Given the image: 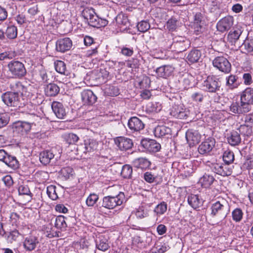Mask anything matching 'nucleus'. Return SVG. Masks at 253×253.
I'll return each instance as SVG.
<instances>
[{"mask_svg": "<svg viewBox=\"0 0 253 253\" xmlns=\"http://www.w3.org/2000/svg\"><path fill=\"white\" fill-rule=\"evenodd\" d=\"M124 192H120L117 195L107 196L103 198L102 206L109 210L114 209L117 206L122 205L126 202Z\"/></svg>", "mask_w": 253, "mask_h": 253, "instance_id": "nucleus-1", "label": "nucleus"}, {"mask_svg": "<svg viewBox=\"0 0 253 253\" xmlns=\"http://www.w3.org/2000/svg\"><path fill=\"white\" fill-rule=\"evenodd\" d=\"M211 210V214L212 217L218 216L225 218L229 212V208L227 201L222 199L213 203Z\"/></svg>", "mask_w": 253, "mask_h": 253, "instance_id": "nucleus-2", "label": "nucleus"}, {"mask_svg": "<svg viewBox=\"0 0 253 253\" xmlns=\"http://www.w3.org/2000/svg\"><path fill=\"white\" fill-rule=\"evenodd\" d=\"M221 85L219 79L214 75L208 76L202 84L204 90L212 93H216L219 91Z\"/></svg>", "mask_w": 253, "mask_h": 253, "instance_id": "nucleus-3", "label": "nucleus"}, {"mask_svg": "<svg viewBox=\"0 0 253 253\" xmlns=\"http://www.w3.org/2000/svg\"><path fill=\"white\" fill-rule=\"evenodd\" d=\"M190 42L185 37L175 36L173 38V42L166 46L176 52H181L186 50L190 46Z\"/></svg>", "mask_w": 253, "mask_h": 253, "instance_id": "nucleus-4", "label": "nucleus"}, {"mask_svg": "<svg viewBox=\"0 0 253 253\" xmlns=\"http://www.w3.org/2000/svg\"><path fill=\"white\" fill-rule=\"evenodd\" d=\"M9 71L15 78H20L26 73L24 65L19 61L12 60L7 65Z\"/></svg>", "mask_w": 253, "mask_h": 253, "instance_id": "nucleus-5", "label": "nucleus"}, {"mask_svg": "<svg viewBox=\"0 0 253 253\" xmlns=\"http://www.w3.org/2000/svg\"><path fill=\"white\" fill-rule=\"evenodd\" d=\"M214 67L225 74H228L231 70V65L228 59L224 56H217L212 61Z\"/></svg>", "mask_w": 253, "mask_h": 253, "instance_id": "nucleus-6", "label": "nucleus"}, {"mask_svg": "<svg viewBox=\"0 0 253 253\" xmlns=\"http://www.w3.org/2000/svg\"><path fill=\"white\" fill-rule=\"evenodd\" d=\"M0 161L4 162L8 167L15 170L19 167L16 158L8 154L3 149H0Z\"/></svg>", "mask_w": 253, "mask_h": 253, "instance_id": "nucleus-7", "label": "nucleus"}, {"mask_svg": "<svg viewBox=\"0 0 253 253\" xmlns=\"http://www.w3.org/2000/svg\"><path fill=\"white\" fill-rule=\"evenodd\" d=\"M3 102L8 106L20 107L19 95L12 92H6L1 96Z\"/></svg>", "mask_w": 253, "mask_h": 253, "instance_id": "nucleus-8", "label": "nucleus"}, {"mask_svg": "<svg viewBox=\"0 0 253 253\" xmlns=\"http://www.w3.org/2000/svg\"><path fill=\"white\" fill-rule=\"evenodd\" d=\"M215 144V139L212 137L206 139L198 147V151L202 155H208L212 151Z\"/></svg>", "mask_w": 253, "mask_h": 253, "instance_id": "nucleus-9", "label": "nucleus"}, {"mask_svg": "<svg viewBox=\"0 0 253 253\" xmlns=\"http://www.w3.org/2000/svg\"><path fill=\"white\" fill-rule=\"evenodd\" d=\"M114 142L121 151L129 150L133 145V141L131 139L124 136H119L115 138Z\"/></svg>", "mask_w": 253, "mask_h": 253, "instance_id": "nucleus-10", "label": "nucleus"}, {"mask_svg": "<svg viewBox=\"0 0 253 253\" xmlns=\"http://www.w3.org/2000/svg\"><path fill=\"white\" fill-rule=\"evenodd\" d=\"M234 23V18L231 16H227L220 19L216 24L217 31L223 33L228 31Z\"/></svg>", "mask_w": 253, "mask_h": 253, "instance_id": "nucleus-11", "label": "nucleus"}, {"mask_svg": "<svg viewBox=\"0 0 253 253\" xmlns=\"http://www.w3.org/2000/svg\"><path fill=\"white\" fill-rule=\"evenodd\" d=\"M141 146L149 152H157L161 149V145L156 140L144 138L141 141Z\"/></svg>", "mask_w": 253, "mask_h": 253, "instance_id": "nucleus-12", "label": "nucleus"}, {"mask_svg": "<svg viewBox=\"0 0 253 253\" xmlns=\"http://www.w3.org/2000/svg\"><path fill=\"white\" fill-rule=\"evenodd\" d=\"M39 244L38 238L31 235L25 238L23 241V247L26 251L31 252L36 248Z\"/></svg>", "mask_w": 253, "mask_h": 253, "instance_id": "nucleus-13", "label": "nucleus"}, {"mask_svg": "<svg viewBox=\"0 0 253 253\" xmlns=\"http://www.w3.org/2000/svg\"><path fill=\"white\" fill-rule=\"evenodd\" d=\"M188 111H186L183 104L174 105L171 110L170 114L176 118L184 119L188 116Z\"/></svg>", "mask_w": 253, "mask_h": 253, "instance_id": "nucleus-14", "label": "nucleus"}, {"mask_svg": "<svg viewBox=\"0 0 253 253\" xmlns=\"http://www.w3.org/2000/svg\"><path fill=\"white\" fill-rule=\"evenodd\" d=\"M240 100L242 103L246 107L250 108V104L253 102V88L247 87L241 95Z\"/></svg>", "mask_w": 253, "mask_h": 253, "instance_id": "nucleus-15", "label": "nucleus"}, {"mask_svg": "<svg viewBox=\"0 0 253 253\" xmlns=\"http://www.w3.org/2000/svg\"><path fill=\"white\" fill-rule=\"evenodd\" d=\"M72 46V42L69 38L58 40L56 42V49L58 51L65 52L69 50Z\"/></svg>", "mask_w": 253, "mask_h": 253, "instance_id": "nucleus-16", "label": "nucleus"}, {"mask_svg": "<svg viewBox=\"0 0 253 253\" xmlns=\"http://www.w3.org/2000/svg\"><path fill=\"white\" fill-rule=\"evenodd\" d=\"M51 108L57 118L60 119H64L67 112L62 103L58 101H53L51 104Z\"/></svg>", "mask_w": 253, "mask_h": 253, "instance_id": "nucleus-17", "label": "nucleus"}, {"mask_svg": "<svg viewBox=\"0 0 253 253\" xmlns=\"http://www.w3.org/2000/svg\"><path fill=\"white\" fill-rule=\"evenodd\" d=\"M245 124L241 125L239 130L246 135L252 132V125L253 124V114L247 115L244 117Z\"/></svg>", "mask_w": 253, "mask_h": 253, "instance_id": "nucleus-18", "label": "nucleus"}, {"mask_svg": "<svg viewBox=\"0 0 253 253\" xmlns=\"http://www.w3.org/2000/svg\"><path fill=\"white\" fill-rule=\"evenodd\" d=\"M205 25V21L203 20V16L201 13L197 12L194 15V21L192 23V27L196 32L197 34L202 32L204 29Z\"/></svg>", "mask_w": 253, "mask_h": 253, "instance_id": "nucleus-19", "label": "nucleus"}, {"mask_svg": "<svg viewBox=\"0 0 253 253\" xmlns=\"http://www.w3.org/2000/svg\"><path fill=\"white\" fill-rule=\"evenodd\" d=\"M186 138L189 144L193 146L199 143L201 135L197 130L189 129L186 133Z\"/></svg>", "mask_w": 253, "mask_h": 253, "instance_id": "nucleus-20", "label": "nucleus"}, {"mask_svg": "<svg viewBox=\"0 0 253 253\" xmlns=\"http://www.w3.org/2000/svg\"><path fill=\"white\" fill-rule=\"evenodd\" d=\"M81 96L82 101L85 105H92L97 100L96 96L89 89L83 90L81 93Z\"/></svg>", "mask_w": 253, "mask_h": 253, "instance_id": "nucleus-21", "label": "nucleus"}, {"mask_svg": "<svg viewBox=\"0 0 253 253\" xmlns=\"http://www.w3.org/2000/svg\"><path fill=\"white\" fill-rule=\"evenodd\" d=\"M129 128L132 131H139L144 127V124L136 117H131L127 124Z\"/></svg>", "mask_w": 253, "mask_h": 253, "instance_id": "nucleus-22", "label": "nucleus"}, {"mask_svg": "<svg viewBox=\"0 0 253 253\" xmlns=\"http://www.w3.org/2000/svg\"><path fill=\"white\" fill-rule=\"evenodd\" d=\"M241 102H233L230 106V111L234 114H243L250 111V108H247Z\"/></svg>", "mask_w": 253, "mask_h": 253, "instance_id": "nucleus-23", "label": "nucleus"}, {"mask_svg": "<svg viewBox=\"0 0 253 253\" xmlns=\"http://www.w3.org/2000/svg\"><path fill=\"white\" fill-rule=\"evenodd\" d=\"M243 32L241 27H237L231 31L227 35V41L231 44H235Z\"/></svg>", "mask_w": 253, "mask_h": 253, "instance_id": "nucleus-24", "label": "nucleus"}, {"mask_svg": "<svg viewBox=\"0 0 253 253\" xmlns=\"http://www.w3.org/2000/svg\"><path fill=\"white\" fill-rule=\"evenodd\" d=\"M85 152H92L97 149L98 142L92 138H87L84 140Z\"/></svg>", "mask_w": 253, "mask_h": 253, "instance_id": "nucleus-25", "label": "nucleus"}, {"mask_svg": "<svg viewBox=\"0 0 253 253\" xmlns=\"http://www.w3.org/2000/svg\"><path fill=\"white\" fill-rule=\"evenodd\" d=\"M173 71V68L170 65H164L156 69V73L158 76L166 78L170 76Z\"/></svg>", "mask_w": 253, "mask_h": 253, "instance_id": "nucleus-26", "label": "nucleus"}, {"mask_svg": "<svg viewBox=\"0 0 253 253\" xmlns=\"http://www.w3.org/2000/svg\"><path fill=\"white\" fill-rule=\"evenodd\" d=\"M96 247L97 249L103 252L108 250L110 246L108 240L103 235H99L95 240Z\"/></svg>", "mask_w": 253, "mask_h": 253, "instance_id": "nucleus-27", "label": "nucleus"}, {"mask_svg": "<svg viewBox=\"0 0 253 253\" xmlns=\"http://www.w3.org/2000/svg\"><path fill=\"white\" fill-rule=\"evenodd\" d=\"M116 21L118 27L121 31L126 30L129 26L128 18L125 14H119L116 18Z\"/></svg>", "mask_w": 253, "mask_h": 253, "instance_id": "nucleus-28", "label": "nucleus"}, {"mask_svg": "<svg viewBox=\"0 0 253 253\" xmlns=\"http://www.w3.org/2000/svg\"><path fill=\"white\" fill-rule=\"evenodd\" d=\"M54 157L53 153L49 150L43 151L40 154V161L43 165L48 164Z\"/></svg>", "mask_w": 253, "mask_h": 253, "instance_id": "nucleus-29", "label": "nucleus"}, {"mask_svg": "<svg viewBox=\"0 0 253 253\" xmlns=\"http://www.w3.org/2000/svg\"><path fill=\"white\" fill-rule=\"evenodd\" d=\"M171 129L165 126H157L154 130V134L156 137H161L171 133Z\"/></svg>", "mask_w": 253, "mask_h": 253, "instance_id": "nucleus-30", "label": "nucleus"}, {"mask_svg": "<svg viewBox=\"0 0 253 253\" xmlns=\"http://www.w3.org/2000/svg\"><path fill=\"white\" fill-rule=\"evenodd\" d=\"M45 94L48 96H55L60 91L59 87L55 84H49L44 89Z\"/></svg>", "mask_w": 253, "mask_h": 253, "instance_id": "nucleus-31", "label": "nucleus"}, {"mask_svg": "<svg viewBox=\"0 0 253 253\" xmlns=\"http://www.w3.org/2000/svg\"><path fill=\"white\" fill-rule=\"evenodd\" d=\"M228 142L232 146L238 145L241 141L240 134L235 131L231 132L227 138Z\"/></svg>", "mask_w": 253, "mask_h": 253, "instance_id": "nucleus-32", "label": "nucleus"}, {"mask_svg": "<svg viewBox=\"0 0 253 253\" xmlns=\"http://www.w3.org/2000/svg\"><path fill=\"white\" fill-rule=\"evenodd\" d=\"M188 203L193 209L199 208L202 205L201 200L197 195L191 194L188 197Z\"/></svg>", "mask_w": 253, "mask_h": 253, "instance_id": "nucleus-33", "label": "nucleus"}, {"mask_svg": "<svg viewBox=\"0 0 253 253\" xmlns=\"http://www.w3.org/2000/svg\"><path fill=\"white\" fill-rule=\"evenodd\" d=\"M17 189L19 195H26L29 196L30 198H32L33 194L30 190L29 186L26 183L24 182L19 183L17 187Z\"/></svg>", "mask_w": 253, "mask_h": 253, "instance_id": "nucleus-34", "label": "nucleus"}, {"mask_svg": "<svg viewBox=\"0 0 253 253\" xmlns=\"http://www.w3.org/2000/svg\"><path fill=\"white\" fill-rule=\"evenodd\" d=\"M213 177L209 174H205L199 179V182L204 188L209 187L214 181Z\"/></svg>", "mask_w": 253, "mask_h": 253, "instance_id": "nucleus-35", "label": "nucleus"}, {"mask_svg": "<svg viewBox=\"0 0 253 253\" xmlns=\"http://www.w3.org/2000/svg\"><path fill=\"white\" fill-rule=\"evenodd\" d=\"M237 79L238 77L233 75H230L227 77L226 78V86L230 89L236 88L239 85Z\"/></svg>", "mask_w": 253, "mask_h": 253, "instance_id": "nucleus-36", "label": "nucleus"}, {"mask_svg": "<svg viewBox=\"0 0 253 253\" xmlns=\"http://www.w3.org/2000/svg\"><path fill=\"white\" fill-rule=\"evenodd\" d=\"M201 56V53L199 50H192L188 54L187 59L191 63H194L198 62Z\"/></svg>", "mask_w": 253, "mask_h": 253, "instance_id": "nucleus-37", "label": "nucleus"}, {"mask_svg": "<svg viewBox=\"0 0 253 253\" xmlns=\"http://www.w3.org/2000/svg\"><path fill=\"white\" fill-rule=\"evenodd\" d=\"M34 122H20L17 124L16 128L20 131L22 134L27 133L29 131L31 128V124H34Z\"/></svg>", "mask_w": 253, "mask_h": 253, "instance_id": "nucleus-38", "label": "nucleus"}, {"mask_svg": "<svg viewBox=\"0 0 253 253\" xmlns=\"http://www.w3.org/2000/svg\"><path fill=\"white\" fill-rule=\"evenodd\" d=\"M54 226L57 229L61 230H65L67 225L65 221V218L63 215H59L54 219Z\"/></svg>", "mask_w": 253, "mask_h": 253, "instance_id": "nucleus-39", "label": "nucleus"}, {"mask_svg": "<svg viewBox=\"0 0 253 253\" xmlns=\"http://www.w3.org/2000/svg\"><path fill=\"white\" fill-rule=\"evenodd\" d=\"M150 162L146 159L143 158L135 160V166L141 169H145L150 166Z\"/></svg>", "mask_w": 253, "mask_h": 253, "instance_id": "nucleus-40", "label": "nucleus"}, {"mask_svg": "<svg viewBox=\"0 0 253 253\" xmlns=\"http://www.w3.org/2000/svg\"><path fill=\"white\" fill-rule=\"evenodd\" d=\"M167 210V204L165 202L159 204L154 209V212L157 216L164 214Z\"/></svg>", "mask_w": 253, "mask_h": 253, "instance_id": "nucleus-41", "label": "nucleus"}, {"mask_svg": "<svg viewBox=\"0 0 253 253\" xmlns=\"http://www.w3.org/2000/svg\"><path fill=\"white\" fill-rule=\"evenodd\" d=\"M5 35L9 39H14L17 36V28L14 25L8 26L5 31Z\"/></svg>", "mask_w": 253, "mask_h": 253, "instance_id": "nucleus-42", "label": "nucleus"}, {"mask_svg": "<svg viewBox=\"0 0 253 253\" xmlns=\"http://www.w3.org/2000/svg\"><path fill=\"white\" fill-rule=\"evenodd\" d=\"M146 109L151 113H157L162 109V107L159 103L150 102L147 105Z\"/></svg>", "mask_w": 253, "mask_h": 253, "instance_id": "nucleus-43", "label": "nucleus"}, {"mask_svg": "<svg viewBox=\"0 0 253 253\" xmlns=\"http://www.w3.org/2000/svg\"><path fill=\"white\" fill-rule=\"evenodd\" d=\"M55 70L61 74H65L66 66L65 63L61 60H57L54 62Z\"/></svg>", "mask_w": 253, "mask_h": 253, "instance_id": "nucleus-44", "label": "nucleus"}, {"mask_svg": "<svg viewBox=\"0 0 253 253\" xmlns=\"http://www.w3.org/2000/svg\"><path fill=\"white\" fill-rule=\"evenodd\" d=\"M223 160L227 165L233 163L234 160L233 152L229 150L225 151L223 155Z\"/></svg>", "mask_w": 253, "mask_h": 253, "instance_id": "nucleus-45", "label": "nucleus"}, {"mask_svg": "<svg viewBox=\"0 0 253 253\" xmlns=\"http://www.w3.org/2000/svg\"><path fill=\"white\" fill-rule=\"evenodd\" d=\"M242 47L247 53L253 52V39L247 38L243 43Z\"/></svg>", "mask_w": 253, "mask_h": 253, "instance_id": "nucleus-46", "label": "nucleus"}, {"mask_svg": "<svg viewBox=\"0 0 253 253\" xmlns=\"http://www.w3.org/2000/svg\"><path fill=\"white\" fill-rule=\"evenodd\" d=\"M64 139L69 144H74L79 141V137L77 135L70 133L65 135Z\"/></svg>", "mask_w": 253, "mask_h": 253, "instance_id": "nucleus-47", "label": "nucleus"}, {"mask_svg": "<svg viewBox=\"0 0 253 253\" xmlns=\"http://www.w3.org/2000/svg\"><path fill=\"white\" fill-rule=\"evenodd\" d=\"M132 173V169L128 165H124L122 169L121 175L125 178H129L131 177Z\"/></svg>", "mask_w": 253, "mask_h": 253, "instance_id": "nucleus-48", "label": "nucleus"}, {"mask_svg": "<svg viewBox=\"0 0 253 253\" xmlns=\"http://www.w3.org/2000/svg\"><path fill=\"white\" fill-rule=\"evenodd\" d=\"M46 193L51 199L55 200L58 198V196L56 192V186L50 185L46 188Z\"/></svg>", "mask_w": 253, "mask_h": 253, "instance_id": "nucleus-49", "label": "nucleus"}, {"mask_svg": "<svg viewBox=\"0 0 253 253\" xmlns=\"http://www.w3.org/2000/svg\"><path fill=\"white\" fill-rule=\"evenodd\" d=\"M23 85L20 82H16L10 84V88L12 93H14L19 95L23 89Z\"/></svg>", "mask_w": 253, "mask_h": 253, "instance_id": "nucleus-50", "label": "nucleus"}, {"mask_svg": "<svg viewBox=\"0 0 253 253\" xmlns=\"http://www.w3.org/2000/svg\"><path fill=\"white\" fill-rule=\"evenodd\" d=\"M243 215L242 211L239 208H236L232 212L233 220L236 222L240 221Z\"/></svg>", "mask_w": 253, "mask_h": 253, "instance_id": "nucleus-51", "label": "nucleus"}, {"mask_svg": "<svg viewBox=\"0 0 253 253\" xmlns=\"http://www.w3.org/2000/svg\"><path fill=\"white\" fill-rule=\"evenodd\" d=\"M61 174L65 179L69 178L73 175L74 170L72 168L69 167L63 168L61 169Z\"/></svg>", "mask_w": 253, "mask_h": 253, "instance_id": "nucleus-52", "label": "nucleus"}, {"mask_svg": "<svg viewBox=\"0 0 253 253\" xmlns=\"http://www.w3.org/2000/svg\"><path fill=\"white\" fill-rule=\"evenodd\" d=\"M31 89L32 86L30 85L27 86L24 85L20 94L22 96L27 98H31L33 96L32 92H31Z\"/></svg>", "mask_w": 253, "mask_h": 253, "instance_id": "nucleus-53", "label": "nucleus"}, {"mask_svg": "<svg viewBox=\"0 0 253 253\" xmlns=\"http://www.w3.org/2000/svg\"><path fill=\"white\" fill-rule=\"evenodd\" d=\"M98 200V196L94 193L90 194L86 200V204L88 207H92Z\"/></svg>", "mask_w": 253, "mask_h": 253, "instance_id": "nucleus-54", "label": "nucleus"}, {"mask_svg": "<svg viewBox=\"0 0 253 253\" xmlns=\"http://www.w3.org/2000/svg\"><path fill=\"white\" fill-rule=\"evenodd\" d=\"M241 168L245 170L253 169V157H248L242 165Z\"/></svg>", "mask_w": 253, "mask_h": 253, "instance_id": "nucleus-55", "label": "nucleus"}, {"mask_svg": "<svg viewBox=\"0 0 253 253\" xmlns=\"http://www.w3.org/2000/svg\"><path fill=\"white\" fill-rule=\"evenodd\" d=\"M150 24L145 21H142L139 22L137 25L138 30L142 33L146 32L150 28Z\"/></svg>", "mask_w": 253, "mask_h": 253, "instance_id": "nucleus-56", "label": "nucleus"}, {"mask_svg": "<svg viewBox=\"0 0 253 253\" xmlns=\"http://www.w3.org/2000/svg\"><path fill=\"white\" fill-rule=\"evenodd\" d=\"M15 56V53L12 51H7L0 53V60L11 59Z\"/></svg>", "mask_w": 253, "mask_h": 253, "instance_id": "nucleus-57", "label": "nucleus"}, {"mask_svg": "<svg viewBox=\"0 0 253 253\" xmlns=\"http://www.w3.org/2000/svg\"><path fill=\"white\" fill-rule=\"evenodd\" d=\"M177 21L175 18L169 19L167 23V28L169 31H173L177 28Z\"/></svg>", "mask_w": 253, "mask_h": 253, "instance_id": "nucleus-58", "label": "nucleus"}, {"mask_svg": "<svg viewBox=\"0 0 253 253\" xmlns=\"http://www.w3.org/2000/svg\"><path fill=\"white\" fill-rule=\"evenodd\" d=\"M93 9L85 8L83 11V15L87 20L89 21L92 17L95 15Z\"/></svg>", "mask_w": 253, "mask_h": 253, "instance_id": "nucleus-59", "label": "nucleus"}, {"mask_svg": "<svg viewBox=\"0 0 253 253\" xmlns=\"http://www.w3.org/2000/svg\"><path fill=\"white\" fill-rule=\"evenodd\" d=\"M8 114L5 113H0V128L5 126L8 123Z\"/></svg>", "mask_w": 253, "mask_h": 253, "instance_id": "nucleus-60", "label": "nucleus"}, {"mask_svg": "<svg viewBox=\"0 0 253 253\" xmlns=\"http://www.w3.org/2000/svg\"><path fill=\"white\" fill-rule=\"evenodd\" d=\"M19 233L18 230H14L9 232L7 236V240L12 243L13 241H15L18 237H19Z\"/></svg>", "mask_w": 253, "mask_h": 253, "instance_id": "nucleus-61", "label": "nucleus"}, {"mask_svg": "<svg viewBox=\"0 0 253 253\" xmlns=\"http://www.w3.org/2000/svg\"><path fill=\"white\" fill-rule=\"evenodd\" d=\"M2 180L5 186H6L8 188H10L13 184V179L10 175H6L4 176L2 178Z\"/></svg>", "mask_w": 253, "mask_h": 253, "instance_id": "nucleus-62", "label": "nucleus"}, {"mask_svg": "<svg viewBox=\"0 0 253 253\" xmlns=\"http://www.w3.org/2000/svg\"><path fill=\"white\" fill-rule=\"evenodd\" d=\"M100 19L95 14L88 21L89 24L93 27H100L101 25L99 24Z\"/></svg>", "mask_w": 253, "mask_h": 253, "instance_id": "nucleus-63", "label": "nucleus"}, {"mask_svg": "<svg viewBox=\"0 0 253 253\" xmlns=\"http://www.w3.org/2000/svg\"><path fill=\"white\" fill-rule=\"evenodd\" d=\"M193 101L196 102H201L203 100V94L201 92H196L191 95Z\"/></svg>", "mask_w": 253, "mask_h": 253, "instance_id": "nucleus-64", "label": "nucleus"}]
</instances>
